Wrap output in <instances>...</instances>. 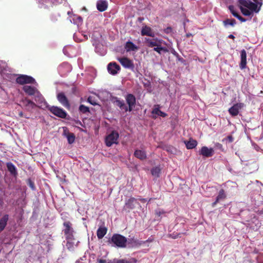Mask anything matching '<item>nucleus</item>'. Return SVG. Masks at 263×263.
I'll use <instances>...</instances> for the list:
<instances>
[{"label": "nucleus", "instance_id": "obj_1", "mask_svg": "<svg viewBox=\"0 0 263 263\" xmlns=\"http://www.w3.org/2000/svg\"><path fill=\"white\" fill-rule=\"evenodd\" d=\"M125 99L127 105L125 104L123 100H120L117 97H113L111 101L124 112L133 111L136 104L135 96L132 93H128L125 97Z\"/></svg>", "mask_w": 263, "mask_h": 263}, {"label": "nucleus", "instance_id": "obj_2", "mask_svg": "<svg viewBox=\"0 0 263 263\" xmlns=\"http://www.w3.org/2000/svg\"><path fill=\"white\" fill-rule=\"evenodd\" d=\"M240 6V10L245 16H253V13H257L261 7L257 4H255L250 0H238Z\"/></svg>", "mask_w": 263, "mask_h": 263}, {"label": "nucleus", "instance_id": "obj_3", "mask_svg": "<svg viewBox=\"0 0 263 263\" xmlns=\"http://www.w3.org/2000/svg\"><path fill=\"white\" fill-rule=\"evenodd\" d=\"M110 241L116 247L121 248L126 247L127 238L119 234H114L111 238Z\"/></svg>", "mask_w": 263, "mask_h": 263}, {"label": "nucleus", "instance_id": "obj_4", "mask_svg": "<svg viewBox=\"0 0 263 263\" xmlns=\"http://www.w3.org/2000/svg\"><path fill=\"white\" fill-rule=\"evenodd\" d=\"M23 90L29 96H35V101L40 100L42 101L43 99V97L40 92L33 86L25 85L23 87Z\"/></svg>", "mask_w": 263, "mask_h": 263}, {"label": "nucleus", "instance_id": "obj_5", "mask_svg": "<svg viewBox=\"0 0 263 263\" xmlns=\"http://www.w3.org/2000/svg\"><path fill=\"white\" fill-rule=\"evenodd\" d=\"M119 135L117 131L113 130L105 138V144L108 147L111 146L114 144H118Z\"/></svg>", "mask_w": 263, "mask_h": 263}, {"label": "nucleus", "instance_id": "obj_6", "mask_svg": "<svg viewBox=\"0 0 263 263\" xmlns=\"http://www.w3.org/2000/svg\"><path fill=\"white\" fill-rule=\"evenodd\" d=\"M16 82L20 85L26 84H34L36 83L35 79L29 76L20 74L16 79Z\"/></svg>", "mask_w": 263, "mask_h": 263}, {"label": "nucleus", "instance_id": "obj_7", "mask_svg": "<svg viewBox=\"0 0 263 263\" xmlns=\"http://www.w3.org/2000/svg\"><path fill=\"white\" fill-rule=\"evenodd\" d=\"M65 229L63 230L66 240H72L73 239V229L72 228V224L70 221H66L63 223Z\"/></svg>", "mask_w": 263, "mask_h": 263}, {"label": "nucleus", "instance_id": "obj_8", "mask_svg": "<svg viewBox=\"0 0 263 263\" xmlns=\"http://www.w3.org/2000/svg\"><path fill=\"white\" fill-rule=\"evenodd\" d=\"M48 109L54 115L58 117L65 119L67 116V112L62 108L57 106H52L50 107Z\"/></svg>", "mask_w": 263, "mask_h": 263}, {"label": "nucleus", "instance_id": "obj_9", "mask_svg": "<svg viewBox=\"0 0 263 263\" xmlns=\"http://www.w3.org/2000/svg\"><path fill=\"white\" fill-rule=\"evenodd\" d=\"M145 43L148 47H154L156 46H160V44H162L163 40L159 39L157 37L150 39L145 37L144 39Z\"/></svg>", "mask_w": 263, "mask_h": 263}, {"label": "nucleus", "instance_id": "obj_10", "mask_svg": "<svg viewBox=\"0 0 263 263\" xmlns=\"http://www.w3.org/2000/svg\"><path fill=\"white\" fill-rule=\"evenodd\" d=\"M118 61L125 68L133 69L134 68V64L132 60L126 57L119 58Z\"/></svg>", "mask_w": 263, "mask_h": 263}, {"label": "nucleus", "instance_id": "obj_11", "mask_svg": "<svg viewBox=\"0 0 263 263\" xmlns=\"http://www.w3.org/2000/svg\"><path fill=\"white\" fill-rule=\"evenodd\" d=\"M120 69L121 68L120 66L116 62H110L108 64V71L110 74L112 75H115L117 74Z\"/></svg>", "mask_w": 263, "mask_h": 263}, {"label": "nucleus", "instance_id": "obj_12", "mask_svg": "<svg viewBox=\"0 0 263 263\" xmlns=\"http://www.w3.org/2000/svg\"><path fill=\"white\" fill-rule=\"evenodd\" d=\"M199 154L205 157H212L214 154V149L212 147L208 148L207 146H202L199 152Z\"/></svg>", "mask_w": 263, "mask_h": 263}, {"label": "nucleus", "instance_id": "obj_13", "mask_svg": "<svg viewBox=\"0 0 263 263\" xmlns=\"http://www.w3.org/2000/svg\"><path fill=\"white\" fill-rule=\"evenodd\" d=\"M57 99L58 101L62 104L64 107L67 108H70V104L68 101L67 98L63 92H60L57 95Z\"/></svg>", "mask_w": 263, "mask_h": 263}, {"label": "nucleus", "instance_id": "obj_14", "mask_svg": "<svg viewBox=\"0 0 263 263\" xmlns=\"http://www.w3.org/2000/svg\"><path fill=\"white\" fill-rule=\"evenodd\" d=\"M244 106V104L239 103L235 104L233 106L229 109L230 114L232 116H236L239 113V110Z\"/></svg>", "mask_w": 263, "mask_h": 263}, {"label": "nucleus", "instance_id": "obj_15", "mask_svg": "<svg viewBox=\"0 0 263 263\" xmlns=\"http://www.w3.org/2000/svg\"><path fill=\"white\" fill-rule=\"evenodd\" d=\"M240 63L239 67L241 69H245L247 67V52L245 49H242L240 52Z\"/></svg>", "mask_w": 263, "mask_h": 263}, {"label": "nucleus", "instance_id": "obj_16", "mask_svg": "<svg viewBox=\"0 0 263 263\" xmlns=\"http://www.w3.org/2000/svg\"><path fill=\"white\" fill-rule=\"evenodd\" d=\"M141 34L142 36L146 35L153 37L155 36V33L152 28L147 26H144L142 27L141 31Z\"/></svg>", "mask_w": 263, "mask_h": 263}, {"label": "nucleus", "instance_id": "obj_17", "mask_svg": "<svg viewBox=\"0 0 263 263\" xmlns=\"http://www.w3.org/2000/svg\"><path fill=\"white\" fill-rule=\"evenodd\" d=\"M22 102L26 107V110L29 111H31L32 109L36 106V104L33 101L27 99H25L22 100Z\"/></svg>", "mask_w": 263, "mask_h": 263}, {"label": "nucleus", "instance_id": "obj_18", "mask_svg": "<svg viewBox=\"0 0 263 263\" xmlns=\"http://www.w3.org/2000/svg\"><path fill=\"white\" fill-rule=\"evenodd\" d=\"M108 7L107 2L104 0H99L97 3V9L100 12L105 11Z\"/></svg>", "mask_w": 263, "mask_h": 263}, {"label": "nucleus", "instance_id": "obj_19", "mask_svg": "<svg viewBox=\"0 0 263 263\" xmlns=\"http://www.w3.org/2000/svg\"><path fill=\"white\" fill-rule=\"evenodd\" d=\"M136 204H139L137 199L134 198H130L125 203L126 206L129 209H133L136 207Z\"/></svg>", "mask_w": 263, "mask_h": 263}, {"label": "nucleus", "instance_id": "obj_20", "mask_svg": "<svg viewBox=\"0 0 263 263\" xmlns=\"http://www.w3.org/2000/svg\"><path fill=\"white\" fill-rule=\"evenodd\" d=\"M134 155L135 157L141 160H145L147 158L145 151L140 149H136L134 152Z\"/></svg>", "mask_w": 263, "mask_h": 263}, {"label": "nucleus", "instance_id": "obj_21", "mask_svg": "<svg viewBox=\"0 0 263 263\" xmlns=\"http://www.w3.org/2000/svg\"><path fill=\"white\" fill-rule=\"evenodd\" d=\"M226 198V195L224 193V190L221 189L218 193V195L216 197L215 201L212 203V206L214 207L219 201L224 200Z\"/></svg>", "mask_w": 263, "mask_h": 263}, {"label": "nucleus", "instance_id": "obj_22", "mask_svg": "<svg viewBox=\"0 0 263 263\" xmlns=\"http://www.w3.org/2000/svg\"><path fill=\"white\" fill-rule=\"evenodd\" d=\"M160 105H155L154 108L152 111V114L153 115H156L157 116H159L162 117H165L167 116V114L164 112L162 111L159 109Z\"/></svg>", "mask_w": 263, "mask_h": 263}, {"label": "nucleus", "instance_id": "obj_23", "mask_svg": "<svg viewBox=\"0 0 263 263\" xmlns=\"http://www.w3.org/2000/svg\"><path fill=\"white\" fill-rule=\"evenodd\" d=\"M185 146L188 149L194 148L197 145V141L192 138L190 139L189 141H184Z\"/></svg>", "mask_w": 263, "mask_h": 263}, {"label": "nucleus", "instance_id": "obj_24", "mask_svg": "<svg viewBox=\"0 0 263 263\" xmlns=\"http://www.w3.org/2000/svg\"><path fill=\"white\" fill-rule=\"evenodd\" d=\"M107 229L105 227H100L97 231V235L99 239H102L107 233Z\"/></svg>", "mask_w": 263, "mask_h": 263}, {"label": "nucleus", "instance_id": "obj_25", "mask_svg": "<svg viewBox=\"0 0 263 263\" xmlns=\"http://www.w3.org/2000/svg\"><path fill=\"white\" fill-rule=\"evenodd\" d=\"M9 219V215L5 214L0 219V232H1L6 227Z\"/></svg>", "mask_w": 263, "mask_h": 263}, {"label": "nucleus", "instance_id": "obj_26", "mask_svg": "<svg viewBox=\"0 0 263 263\" xmlns=\"http://www.w3.org/2000/svg\"><path fill=\"white\" fill-rule=\"evenodd\" d=\"M8 171L10 174L14 176L17 175L16 168L14 165L11 162H8L6 164Z\"/></svg>", "mask_w": 263, "mask_h": 263}, {"label": "nucleus", "instance_id": "obj_27", "mask_svg": "<svg viewBox=\"0 0 263 263\" xmlns=\"http://www.w3.org/2000/svg\"><path fill=\"white\" fill-rule=\"evenodd\" d=\"M125 48L127 51H135L138 49L137 47L130 41H128L126 43Z\"/></svg>", "mask_w": 263, "mask_h": 263}, {"label": "nucleus", "instance_id": "obj_28", "mask_svg": "<svg viewBox=\"0 0 263 263\" xmlns=\"http://www.w3.org/2000/svg\"><path fill=\"white\" fill-rule=\"evenodd\" d=\"M151 173L153 176L159 177L161 173V169L159 166L154 167L151 170Z\"/></svg>", "mask_w": 263, "mask_h": 263}, {"label": "nucleus", "instance_id": "obj_29", "mask_svg": "<svg viewBox=\"0 0 263 263\" xmlns=\"http://www.w3.org/2000/svg\"><path fill=\"white\" fill-rule=\"evenodd\" d=\"M223 23L225 26H227L229 25H231L232 26H234L236 24V22L235 20H234V19L227 18V19L225 20L224 21H223Z\"/></svg>", "mask_w": 263, "mask_h": 263}, {"label": "nucleus", "instance_id": "obj_30", "mask_svg": "<svg viewBox=\"0 0 263 263\" xmlns=\"http://www.w3.org/2000/svg\"><path fill=\"white\" fill-rule=\"evenodd\" d=\"M66 137L69 144L73 143L75 141V135L72 133H68Z\"/></svg>", "mask_w": 263, "mask_h": 263}, {"label": "nucleus", "instance_id": "obj_31", "mask_svg": "<svg viewBox=\"0 0 263 263\" xmlns=\"http://www.w3.org/2000/svg\"><path fill=\"white\" fill-rule=\"evenodd\" d=\"M137 262V260L135 258H132L129 260L126 259H119L118 260L116 263H136Z\"/></svg>", "mask_w": 263, "mask_h": 263}, {"label": "nucleus", "instance_id": "obj_32", "mask_svg": "<svg viewBox=\"0 0 263 263\" xmlns=\"http://www.w3.org/2000/svg\"><path fill=\"white\" fill-rule=\"evenodd\" d=\"M161 45H162V44H160V46H156V47H154V50L156 51L160 54H161L162 51H163L165 52L167 51V49L165 47H162L161 46Z\"/></svg>", "mask_w": 263, "mask_h": 263}, {"label": "nucleus", "instance_id": "obj_33", "mask_svg": "<svg viewBox=\"0 0 263 263\" xmlns=\"http://www.w3.org/2000/svg\"><path fill=\"white\" fill-rule=\"evenodd\" d=\"M79 110L80 112L85 114L86 112H89V109L88 107L85 106L84 105L81 104L79 106Z\"/></svg>", "mask_w": 263, "mask_h": 263}, {"label": "nucleus", "instance_id": "obj_34", "mask_svg": "<svg viewBox=\"0 0 263 263\" xmlns=\"http://www.w3.org/2000/svg\"><path fill=\"white\" fill-rule=\"evenodd\" d=\"M229 9L230 10L231 13L233 14L234 16H235V15L238 14V13L236 12V11L234 9V7L233 5H230L229 6Z\"/></svg>", "mask_w": 263, "mask_h": 263}, {"label": "nucleus", "instance_id": "obj_35", "mask_svg": "<svg viewBox=\"0 0 263 263\" xmlns=\"http://www.w3.org/2000/svg\"><path fill=\"white\" fill-rule=\"evenodd\" d=\"M165 213V211L163 210H156L155 211V214L158 217H160L162 214H164Z\"/></svg>", "mask_w": 263, "mask_h": 263}, {"label": "nucleus", "instance_id": "obj_36", "mask_svg": "<svg viewBox=\"0 0 263 263\" xmlns=\"http://www.w3.org/2000/svg\"><path fill=\"white\" fill-rule=\"evenodd\" d=\"M235 17L238 18L241 22H245L247 21L245 18H243L239 14L235 15Z\"/></svg>", "mask_w": 263, "mask_h": 263}, {"label": "nucleus", "instance_id": "obj_37", "mask_svg": "<svg viewBox=\"0 0 263 263\" xmlns=\"http://www.w3.org/2000/svg\"><path fill=\"white\" fill-rule=\"evenodd\" d=\"M87 101L88 102L90 103L91 104L93 105H97V103L96 102L92 99V98L91 97H88V99H87Z\"/></svg>", "mask_w": 263, "mask_h": 263}, {"label": "nucleus", "instance_id": "obj_38", "mask_svg": "<svg viewBox=\"0 0 263 263\" xmlns=\"http://www.w3.org/2000/svg\"><path fill=\"white\" fill-rule=\"evenodd\" d=\"M28 184L29 185V186L32 189V190H34L35 189V186H34V183L30 179H29L28 180Z\"/></svg>", "mask_w": 263, "mask_h": 263}, {"label": "nucleus", "instance_id": "obj_39", "mask_svg": "<svg viewBox=\"0 0 263 263\" xmlns=\"http://www.w3.org/2000/svg\"><path fill=\"white\" fill-rule=\"evenodd\" d=\"M172 31H173V29H172V27H167L166 28H165L164 30V32L166 34H169V33H172Z\"/></svg>", "mask_w": 263, "mask_h": 263}, {"label": "nucleus", "instance_id": "obj_40", "mask_svg": "<svg viewBox=\"0 0 263 263\" xmlns=\"http://www.w3.org/2000/svg\"><path fill=\"white\" fill-rule=\"evenodd\" d=\"M254 1V3L257 4L258 5H259V7H261L262 5V2L263 0H253Z\"/></svg>", "mask_w": 263, "mask_h": 263}, {"label": "nucleus", "instance_id": "obj_41", "mask_svg": "<svg viewBox=\"0 0 263 263\" xmlns=\"http://www.w3.org/2000/svg\"><path fill=\"white\" fill-rule=\"evenodd\" d=\"M97 262V263H106V260L102 258H98Z\"/></svg>", "mask_w": 263, "mask_h": 263}, {"label": "nucleus", "instance_id": "obj_42", "mask_svg": "<svg viewBox=\"0 0 263 263\" xmlns=\"http://www.w3.org/2000/svg\"><path fill=\"white\" fill-rule=\"evenodd\" d=\"M179 235H180L179 234H176L175 235L174 234H170V237H171L173 239H176L179 237Z\"/></svg>", "mask_w": 263, "mask_h": 263}, {"label": "nucleus", "instance_id": "obj_43", "mask_svg": "<svg viewBox=\"0 0 263 263\" xmlns=\"http://www.w3.org/2000/svg\"><path fill=\"white\" fill-rule=\"evenodd\" d=\"M227 138L230 142H232L233 141V137L231 135L228 136Z\"/></svg>", "mask_w": 263, "mask_h": 263}, {"label": "nucleus", "instance_id": "obj_44", "mask_svg": "<svg viewBox=\"0 0 263 263\" xmlns=\"http://www.w3.org/2000/svg\"><path fill=\"white\" fill-rule=\"evenodd\" d=\"M228 37L230 39H233V40H234L235 39V36L233 34H230L228 36Z\"/></svg>", "mask_w": 263, "mask_h": 263}, {"label": "nucleus", "instance_id": "obj_45", "mask_svg": "<svg viewBox=\"0 0 263 263\" xmlns=\"http://www.w3.org/2000/svg\"><path fill=\"white\" fill-rule=\"evenodd\" d=\"M216 145H217V147H218L219 148H220V147H221L222 146V144H221L220 143H217L216 144Z\"/></svg>", "mask_w": 263, "mask_h": 263}, {"label": "nucleus", "instance_id": "obj_46", "mask_svg": "<svg viewBox=\"0 0 263 263\" xmlns=\"http://www.w3.org/2000/svg\"><path fill=\"white\" fill-rule=\"evenodd\" d=\"M139 200L140 201H141L142 202H145L146 201L145 199H144V198H141V199H139Z\"/></svg>", "mask_w": 263, "mask_h": 263}, {"label": "nucleus", "instance_id": "obj_47", "mask_svg": "<svg viewBox=\"0 0 263 263\" xmlns=\"http://www.w3.org/2000/svg\"><path fill=\"white\" fill-rule=\"evenodd\" d=\"M192 34H191V33H187V34H186V36L187 37H189L190 36H192Z\"/></svg>", "mask_w": 263, "mask_h": 263}, {"label": "nucleus", "instance_id": "obj_48", "mask_svg": "<svg viewBox=\"0 0 263 263\" xmlns=\"http://www.w3.org/2000/svg\"><path fill=\"white\" fill-rule=\"evenodd\" d=\"M143 20H144V18H143V17H139V18H138V20H139L140 22H142Z\"/></svg>", "mask_w": 263, "mask_h": 263}, {"label": "nucleus", "instance_id": "obj_49", "mask_svg": "<svg viewBox=\"0 0 263 263\" xmlns=\"http://www.w3.org/2000/svg\"><path fill=\"white\" fill-rule=\"evenodd\" d=\"M130 241H132L134 243H136L137 242V240H135L134 239H132V240H130Z\"/></svg>", "mask_w": 263, "mask_h": 263}, {"label": "nucleus", "instance_id": "obj_50", "mask_svg": "<svg viewBox=\"0 0 263 263\" xmlns=\"http://www.w3.org/2000/svg\"><path fill=\"white\" fill-rule=\"evenodd\" d=\"M78 19H79V20H80V21H82V17H81V16H79V17H78Z\"/></svg>", "mask_w": 263, "mask_h": 263}, {"label": "nucleus", "instance_id": "obj_51", "mask_svg": "<svg viewBox=\"0 0 263 263\" xmlns=\"http://www.w3.org/2000/svg\"><path fill=\"white\" fill-rule=\"evenodd\" d=\"M20 116L21 117H22V116H23V113H22V112H21V113L20 114Z\"/></svg>", "mask_w": 263, "mask_h": 263}, {"label": "nucleus", "instance_id": "obj_52", "mask_svg": "<svg viewBox=\"0 0 263 263\" xmlns=\"http://www.w3.org/2000/svg\"><path fill=\"white\" fill-rule=\"evenodd\" d=\"M157 118L156 116H153V118L156 119Z\"/></svg>", "mask_w": 263, "mask_h": 263}]
</instances>
